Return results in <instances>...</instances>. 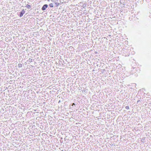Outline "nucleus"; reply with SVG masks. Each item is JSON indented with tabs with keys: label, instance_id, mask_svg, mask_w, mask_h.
<instances>
[{
	"label": "nucleus",
	"instance_id": "nucleus-7",
	"mask_svg": "<svg viewBox=\"0 0 151 151\" xmlns=\"http://www.w3.org/2000/svg\"><path fill=\"white\" fill-rule=\"evenodd\" d=\"M29 61L30 63L32 61V59L29 58Z\"/></svg>",
	"mask_w": 151,
	"mask_h": 151
},
{
	"label": "nucleus",
	"instance_id": "nucleus-9",
	"mask_svg": "<svg viewBox=\"0 0 151 151\" xmlns=\"http://www.w3.org/2000/svg\"><path fill=\"white\" fill-rule=\"evenodd\" d=\"M86 6V4L85 3L83 4L82 6V7H84Z\"/></svg>",
	"mask_w": 151,
	"mask_h": 151
},
{
	"label": "nucleus",
	"instance_id": "nucleus-3",
	"mask_svg": "<svg viewBox=\"0 0 151 151\" xmlns=\"http://www.w3.org/2000/svg\"><path fill=\"white\" fill-rule=\"evenodd\" d=\"M26 7L28 9H29L30 8H31V6L30 5L27 4V5H26Z\"/></svg>",
	"mask_w": 151,
	"mask_h": 151
},
{
	"label": "nucleus",
	"instance_id": "nucleus-5",
	"mask_svg": "<svg viewBox=\"0 0 151 151\" xmlns=\"http://www.w3.org/2000/svg\"><path fill=\"white\" fill-rule=\"evenodd\" d=\"M49 6L50 7H53L54 6L53 4L52 3H50L49 4Z\"/></svg>",
	"mask_w": 151,
	"mask_h": 151
},
{
	"label": "nucleus",
	"instance_id": "nucleus-6",
	"mask_svg": "<svg viewBox=\"0 0 151 151\" xmlns=\"http://www.w3.org/2000/svg\"><path fill=\"white\" fill-rule=\"evenodd\" d=\"M59 5V3H55V6H57Z\"/></svg>",
	"mask_w": 151,
	"mask_h": 151
},
{
	"label": "nucleus",
	"instance_id": "nucleus-1",
	"mask_svg": "<svg viewBox=\"0 0 151 151\" xmlns=\"http://www.w3.org/2000/svg\"><path fill=\"white\" fill-rule=\"evenodd\" d=\"M48 6L47 4H44L42 7L41 8V9L42 11H44L46 9L47 7Z\"/></svg>",
	"mask_w": 151,
	"mask_h": 151
},
{
	"label": "nucleus",
	"instance_id": "nucleus-12",
	"mask_svg": "<svg viewBox=\"0 0 151 151\" xmlns=\"http://www.w3.org/2000/svg\"><path fill=\"white\" fill-rule=\"evenodd\" d=\"M143 140H144V139H142V140L141 141H142V142L143 141H142Z\"/></svg>",
	"mask_w": 151,
	"mask_h": 151
},
{
	"label": "nucleus",
	"instance_id": "nucleus-10",
	"mask_svg": "<svg viewBox=\"0 0 151 151\" xmlns=\"http://www.w3.org/2000/svg\"><path fill=\"white\" fill-rule=\"evenodd\" d=\"M75 105V104L74 103H73L72 104V106H74Z\"/></svg>",
	"mask_w": 151,
	"mask_h": 151
},
{
	"label": "nucleus",
	"instance_id": "nucleus-13",
	"mask_svg": "<svg viewBox=\"0 0 151 151\" xmlns=\"http://www.w3.org/2000/svg\"><path fill=\"white\" fill-rule=\"evenodd\" d=\"M95 53L96 54H97V52H95Z\"/></svg>",
	"mask_w": 151,
	"mask_h": 151
},
{
	"label": "nucleus",
	"instance_id": "nucleus-4",
	"mask_svg": "<svg viewBox=\"0 0 151 151\" xmlns=\"http://www.w3.org/2000/svg\"><path fill=\"white\" fill-rule=\"evenodd\" d=\"M18 66L19 68H21L22 66V64L19 63L18 65Z\"/></svg>",
	"mask_w": 151,
	"mask_h": 151
},
{
	"label": "nucleus",
	"instance_id": "nucleus-8",
	"mask_svg": "<svg viewBox=\"0 0 151 151\" xmlns=\"http://www.w3.org/2000/svg\"><path fill=\"white\" fill-rule=\"evenodd\" d=\"M125 108L126 109H129V107L128 106H127L125 107Z\"/></svg>",
	"mask_w": 151,
	"mask_h": 151
},
{
	"label": "nucleus",
	"instance_id": "nucleus-11",
	"mask_svg": "<svg viewBox=\"0 0 151 151\" xmlns=\"http://www.w3.org/2000/svg\"><path fill=\"white\" fill-rule=\"evenodd\" d=\"M140 102V101L139 100H138L137 101V103H139V102Z\"/></svg>",
	"mask_w": 151,
	"mask_h": 151
},
{
	"label": "nucleus",
	"instance_id": "nucleus-2",
	"mask_svg": "<svg viewBox=\"0 0 151 151\" xmlns=\"http://www.w3.org/2000/svg\"><path fill=\"white\" fill-rule=\"evenodd\" d=\"M25 11L24 9L22 10V11L20 12L19 16L20 17H22L23 15L25 13Z\"/></svg>",
	"mask_w": 151,
	"mask_h": 151
}]
</instances>
